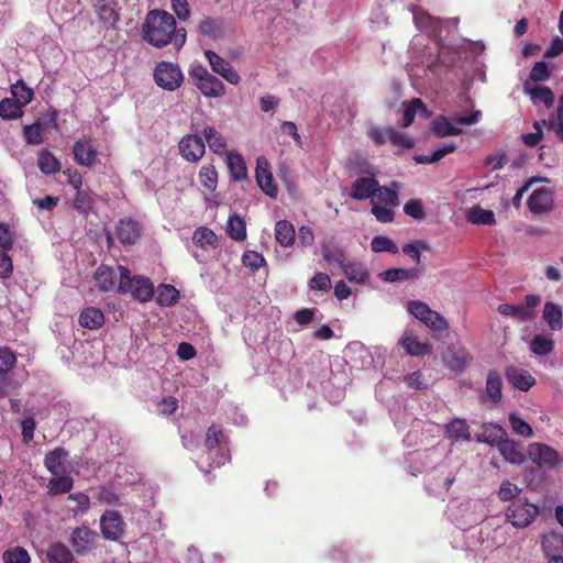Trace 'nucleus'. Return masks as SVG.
Instances as JSON below:
<instances>
[{
    "mask_svg": "<svg viewBox=\"0 0 563 563\" xmlns=\"http://www.w3.org/2000/svg\"><path fill=\"white\" fill-rule=\"evenodd\" d=\"M142 36L156 47H163L173 42L179 48L186 42L185 31L184 29L176 30L173 14L161 10H152L147 13L142 27Z\"/></svg>",
    "mask_w": 563,
    "mask_h": 563,
    "instance_id": "f257e3e1",
    "label": "nucleus"
},
{
    "mask_svg": "<svg viewBox=\"0 0 563 563\" xmlns=\"http://www.w3.org/2000/svg\"><path fill=\"white\" fill-rule=\"evenodd\" d=\"M120 280L118 292L122 295L129 294L132 298L140 302H147L155 296V289L151 279L143 275L132 276L125 266H118Z\"/></svg>",
    "mask_w": 563,
    "mask_h": 563,
    "instance_id": "f03ea898",
    "label": "nucleus"
},
{
    "mask_svg": "<svg viewBox=\"0 0 563 563\" xmlns=\"http://www.w3.org/2000/svg\"><path fill=\"white\" fill-rule=\"evenodd\" d=\"M485 431H489V438L479 435V442L497 444L499 453L503 457L511 464H522L526 461L521 446L518 442L510 439H503L505 430L496 423H488L484 426Z\"/></svg>",
    "mask_w": 563,
    "mask_h": 563,
    "instance_id": "7ed1b4c3",
    "label": "nucleus"
},
{
    "mask_svg": "<svg viewBox=\"0 0 563 563\" xmlns=\"http://www.w3.org/2000/svg\"><path fill=\"white\" fill-rule=\"evenodd\" d=\"M369 202H372V214L376 221L380 223L395 221V207L399 205L395 189L382 186Z\"/></svg>",
    "mask_w": 563,
    "mask_h": 563,
    "instance_id": "20e7f679",
    "label": "nucleus"
},
{
    "mask_svg": "<svg viewBox=\"0 0 563 563\" xmlns=\"http://www.w3.org/2000/svg\"><path fill=\"white\" fill-rule=\"evenodd\" d=\"M539 514L540 507L530 503L527 497H517L506 508V519L515 528L529 527Z\"/></svg>",
    "mask_w": 563,
    "mask_h": 563,
    "instance_id": "39448f33",
    "label": "nucleus"
},
{
    "mask_svg": "<svg viewBox=\"0 0 563 563\" xmlns=\"http://www.w3.org/2000/svg\"><path fill=\"white\" fill-rule=\"evenodd\" d=\"M194 86L207 97H221L225 95V86L207 67L201 64H191L189 68Z\"/></svg>",
    "mask_w": 563,
    "mask_h": 563,
    "instance_id": "423d86ee",
    "label": "nucleus"
},
{
    "mask_svg": "<svg viewBox=\"0 0 563 563\" xmlns=\"http://www.w3.org/2000/svg\"><path fill=\"white\" fill-rule=\"evenodd\" d=\"M225 437L221 427L211 424L206 433L205 445L208 449L209 455L212 459L210 466L219 467L230 461L229 448L224 444Z\"/></svg>",
    "mask_w": 563,
    "mask_h": 563,
    "instance_id": "0eeeda50",
    "label": "nucleus"
},
{
    "mask_svg": "<svg viewBox=\"0 0 563 563\" xmlns=\"http://www.w3.org/2000/svg\"><path fill=\"white\" fill-rule=\"evenodd\" d=\"M153 79L155 84L168 91H174L181 87L185 77L180 67L172 62H159L153 69Z\"/></svg>",
    "mask_w": 563,
    "mask_h": 563,
    "instance_id": "6e6552de",
    "label": "nucleus"
},
{
    "mask_svg": "<svg viewBox=\"0 0 563 563\" xmlns=\"http://www.w3.org/2000/svg\"><path fill=\"white\" fill-rule=\"evenodd\" d=\"M367 135L376 146H384L387 142L401 150H411L416 146V140L412 136L398 132L394 128H372Z\"/></svg>",
    "mask_w": 563,
    "mask_h": 563,
    "instance_id": "1a4fd4ad",
    "label": "nucleus"
},
{
    "mask_svg": "<svg viewBox=\"0 0 563 563\" xmlns=\"http://www.w3.org/2000/svg\"><path fill=\"white\" fill-rule=\"evenodd\" d=\"M541 302L539 295L526 296V303H500L497 307V311L504 317H510L519 322L531 321L534 318L533 308Z\"/></svg>",
    "mask_w": 563,
    "mask_h": 563,
    "instance_id": "9d476101",
    "label": "nucleus"
},
{
    "mask_svg": "<svg viewBox=\"0 0 563 563\" xmlns=\"http://www.w3.org/2000/svg\"><path fill=\"white\" fill-rule=\"evenodd\" d=\"M528 457L540 467L552 468L560 463L558 450L541 442L528 444Z\"/></svg>",
    "mask_w": 563,
    "mask_h": 563,
    "instance_id": "9b49d317",
    "label": "nucleus"
},
{
    "mask_svg": "<svg viewBox=\"0 0 563 563\" xmlns=\"http://www.w3.org/2000/svg\"><path fill=\"white\" fill-rule=\"evenodd\" d=\"M103 538L110 541L119 540L125 531V523L118 510H106L100 518Z\"/></svg>",
    "mask_w": 563,
    "mask_h": 563,
    "instance_id": "f8f14e48",
    "label": "nucleus"
},
{
    "mask_svg": "<svg viewBox=\"0 0 563 563\" xmlns=\"http://www.w3.org/2000/svg\"><path fill=\"white\" fill-rule=\"evenodd\" d=\"M99 534L87 528L78 527L73 530L69 543L78 555H85L96 548Z\"/></svg>",
    "mask_w": 563,
    "mask_h": 563,
    "instance_id": "ddd939ff",
    "label": "nucleus"
},
{
    "mask_svg": "<svg viewBox=\"0 0 563 563\" xmlns=\"http://www.w3.org/2000/svg\"><path fill=\"white\" fill-rule=\"evenodd\" d=\"M179 154L188 162L199 161L206 153L205 141L196 134H188L180 139L178 143Z\"/></svg>",
    "mask_w": 563,
    "mask_h": 563,
    "instance_id": "4468645a",
    "label": "nucleus"
},
{
    "mask_svg": "<svg viewBox=\"0 0 563 563\" xmlns=\"http://www.w3.org/2000/svg\"><path fill=\"white\" fill-rule=\"evenodd\" d=\"M205 56L208 59L209 64L211 65L212 69L221 75L223 79H225L228 82L238 85L240 81V75L236 69L233 68V66L219 55L214 53L212 49H206Z\"/></svg>",
    "mask_w": 563,
    "mask_h": 563,
    "instance_id": "2eb2a0df",
    "label": "nucleus"
},
{
    "mask_svg": "<svg viewBox=\"0 0 563 563\" xmlns=\"http://www.w3.org/2000/svg\"><path fill=\"white\" fill-rule=\"evenodd\" d=\"M118 268L115 269L107 265L99 266L93 274L96 287L101 292H118V285L120 280V275L118 276Z\"/></svg>",
    "mask_w": 563,
    "mask_h": 563,
    "instance_id": "dca6fc26",
    "label": "nucleus"
},
{
    "mask_svg": "<svg viewBox=\"0 0 563 563\" xmlns=\"http://www.w3.org/2000/svg\"><path fill=\"white\" fill-rule=\"evenodd\" d=\"M256 180L264 194L271 198L278 196V187L274 183L269 164L264 157H258L256 166Z\"/></svg>",
    "mask_w": 563,
    "mask_h": 563,
    "instance_id": "f3484780",
    "label": "nucleus"
},
{
    "mask_svg": "<svg viewBox=\"0 0 563 563\" xmlns=\"http://www.w3.org/2000/svg\"><path fill=\"white\" fill-rule=\"evenodd\" d=\"M553 208V195L550 188L541 187L532 191L528 198V209L536 214L551 211Z\"/></svg>",
    "mask_w": 563,
    "mask_h": 563,
    "instance_id": "a211bd4d",
    "label": "nucleus"
},
{
    "mask_svg": "<svg viewBox=\"0 0 563 563\" xmlns=\"http://www.w3.org/2000/svg\"><path fill=\"white\" fill-rule=\"evenodd\" d=\"M115 233L123 245H134L142 235V228L132 219H121L115 225Z\"/></svg>",
    "mask_w": 563,
    "mask_h": 563,
    "instance_id": "6ab92c4d",
    "label": "nucleus"
},
{
    "mask_svg": "<svg viewBox=\"0 0 563 563\" xmlns=\"http://www.w3.org/2000/svg\"><path fill=\"white\" fill-rule=\"evenodd\" d=\"M380 187L374 177H361L352 184L350 197L354 200H373Z\"/></svg>",
    "mask_w": 563,
    "mask_h": 563,
    "instance_id": "aec40b11",
    "label": "nucleus"
},
{
    "mask_svg": "<svg viewBox=\"0 0 563 563\" xmlns=\"http://www.w3.org/2000/svg\"><path fill=\"white\" fill-rule=\"evenodd\" d=\"M506 378L510 385L522 391H528L536 384V378L529 371L515 366L506 368Z\"/></svg>",
    "mask_w": 563,
    "mask_h": 563,
    "instance_id": "412c9836",
    "label": "nucleus"
},
{
    "mask_svg": "<svg viewBox=\"0 0 563 563\" xmlns=\"http://www.w3.org/2000/svg\"><path fill=\"white\" fill-rule=\"evenodd\" d=\"M74 159L82 166L91 167L97 158V151L91 143L81 137L73 146Z\"/></svg>",
    "mask_w": 563,
    "mask_h": 563,
    "instance_id": "4be33fe9",
    "label": "nucleus"
},
{
    "mask_svg": "<svg viewBox=\"0 0 563 563\" xmlns=\"http://www.w3.org/2000/svg\"><path fill=\"white\" fill-rule=\"evenodd\" d=\"M114 0H98L95 11L100 22L106 26H112L119 21L120 14L115 9Z\"/></svg>",
    "mask_w": 563,
    "mask_h": 563,
    "instance_id": "5701e85b",
    "label": "nucleus"
},
{
    "mask_svg": "<svg viewBox=\"0 0 563 563\" xmlns=\"http://www.w3.org/2000/svg\"><path fill=\"white\" fill-rule=\"evenodd\" d=\"M225 155L231 178L234 181H243L247 179V167L242 155L236 151L225 152Z\"/></svg>",
    "mask_w": 563,
    "mask_h": 563,
    "instance_id": "b1692460",
    "label": "nucleus"
},
{
    "mask_svg": "<svg viewBox=\"0 0 563 563\" xmlns=\"http://www.w3.org/2000/svg\"><path fill=\"white\" fill-rule=\"evenodd\" d=\"M423 268L415 267V268H390L379 274V277L384 282L395 283L402 282L408 279H418L422 273Z\"/></svg>",
    "mask_w": 563,
    "mask_h": 563,
    "instance_id": "393cba45",
    "label": "nucleus"
},
{
    "mask_svg": "<svg viewBox=\"0 0 563 563\" xmlns=\"http://www.w3.org/2000/svg\"><path fill=\"white\" fill-rule=\"evenodd\" d=\"M79 323L84 328L97 330L104 323V313L98 307H85L81 309Z\"/></svg>",
    "mask_w": 563,
    "mask_h": 563,
    "instance_id": "a878e982",
    "label": "nucleus"
},
{
    "mask_svg": "<svg viewBox=\"0 0 563 563\" xmlns=\"http://www.w3.org/2000/svg\"><path fill=\"white\" fill-rule=\"evenodd\" d=\"M485 394L493 404L503 398V377L497 371H489L486 376Z\"/></svg>",
    "mask_w": 563,
    "mask_h": 563,
    "instance_id": "bb28decb",
    "label": "nucleus"
},
{
    "mask_svg": "<svg viewBox=\"0 0 563 563\" xmlns=\"http://www.w3.org/2000/svg\"><path fill=\"white\" fill-rule=\"evenodd\" d=\"M197 32L203 36L220 38L224 35L223 21L219 18L205 16L197 24Z\"/></svg>",
    "mask_w": 563,
    "mask_h": 563,
    "instance_id": "cd10ccee",
    "label": "nucleus"
},
{
    "mask_svg": "<svg viewBox=\"0 0 563 563\" xmlns=\"http://www.w3.org/2000/svg\"><path fill=\"white\" fill-rule=\"evenodd\" d=\"M96 192L91 189H78L76 190L73 206L82 217H87L96 203Z\"/></svg>",
    "mask_w": 563,
    "mask_h": 563,
    "instance_id": "c85d7f7f",
    "label": "nucleus"
},
{
    "mask_svg": "<svg viewBox=\"0 0 563 563\" xmlns=\"http://www.w3.org/2000/svg\"><path fill=\"white\" fill-rule=\"evenodd\" d=\"M46 559L49 563H73L74 554L65 543L56 541L48 544Z\"/></svg>",
    "mask_w": 563,
    "mask_h": 563,
    "instance_id": "c756f323",
    "label": "nucleus"
},
{
    "mask_svg": "<svg viewBox=\"0 0 563 563\" xmlns=\"http://www.w3.org/2000/svg\"><path fill=\"white\" fill-rule=\"evenodd\" d=\"M465 219L467 222L476 225H494L496 224L495 213L482 208V206H473L466 211Z\"/></svg>",
    "mask_w": 563,
    "mask_h": 563,
    "instance_id": "7c9ffc66",
    "label": "nucleus"
},
{
    "mask_svg": "<svg viewBox=\"0 0 563 563\" xmlns=\"http://www.w3.org/2000/svg\"><path fill=\"white\" fill-rule=\"evenodd\" d=\"M67 455L64 448L57 446L45 455L44 465L52 474H64L66 472L64 460Z\"/></svg>",
    "mask_w": 563,
    "mask_h": 563,
    "instance_id": "2f4dec72",
    "label": "nucleus"
},
{
    "mask_svg": "<svg viewBox=\"0 0 563 563\" xmlns=\"http://www.w3.org/2000/svg\"><path fill=\"white\" fill-rule=\"evenodd\" d=\"M296 239V231L294 225L286 221L280 220L275 224V240L283 247L292 246Z\"/></svg>",
    "mask_w": 563,
    "mask_h": 563,
    "instance_id": "473e14b6",
    "label": "nucleus"
},
{
    "mask_svg": "<svg viewBox=\"0 0 563 563\" xmlns=\"http://www.w3.org/2000/svg\"><path fill=\"white\" fill-rule=\"evenodd\" d=\"M543 319L553 331L563 328V312L559 303L547 301L543 308Z\"/></svg>",
    "mask_w": 563,
    "mask_h": 563,
    "instance_id": "72a5a7b5",
    "label": "nucleus"
},
{
    "mask_svg": "<svg viewBox=\"0 0 563 563\" xmlns=\"http://www.w3.org/2000/svg\"><path fill=\"white\" fill-rule=\"evenodd\" d=\"M404 118L401 126L407 129L413 124L415 118L417 113H421L424 117L429 115V111L426 104L422 102V99H411L409 103H404Z\"/></svg>",
    "mask_w": 563,
    "mask_h": 563,
    "instance_id": "f704fd0d",
    "label": "nucleus"
},
{
    "mask_svg": "<svg viewBox=\"0 0 563 563\" xmlns=\"http://www.w3.org/2000/svg\"><path fill=\"white\" fill-rule=\"evenodd\" d=\"M155 295L156 302L163 307H172L176 305L179 298V291L177 288L166 283H162L157 286Z\"/></svg>",
    "mask_w": 563,
    "mask_h": 563,
    "instance_id": "c9c22d12",
    "label": "nucleus"
},
{
    "mask_svg": "<svg viewBox=\"0 0 563 563\" xmlns=\"http://www.w3.org/2000/svg\"><path fill=\"white\" fill-rule=\"evenodd\" d=\"M399 345H401L405 351L412 355L413 357H421V355H427L432 353V347L428 343H421L417 338L411 335H405L399 341Z\"/></svg>",
    "mask_w": 563,
    "mask_h": 563,
    "instance_id": "e433bc0d",
    "label": "nucleus"
},
{
    "mask_svg": "<svg viewBox=\"0 0 563 563\" xmlns=\"http://www.w3.org/2000/svg\"><path fill=\"white\" fill-rule=\"evenodd\" d=\"M471 356L464 351L449 350L443 354V362L450 369L463 372L470 364Z\"/></svg>",
    "mask_w": 563,
    "mask_h": 563,
    "instance_id": "4c0bfd02",
    "label": "nucleus"
},
{
    "mask_svg": "<svg viewBox=\"0 0 563 563\" xmlns=\"http://www.w3.org/2000/svg\"><path fill=\"white\" fill-rule=\"evenodd\" d=\"M53 476L54 477L47 484L49 495L68 493L74 487V479L69 475H66V473H59V475Z\"/></svg>",
    "mask_w": 563,
    "mask_h": 563,
    "instance_id": "58836bf2",
    "label": "nucleus"
},
{
    "mask_svg": "<svg viewBox=\"0 0 563 563\" xmlns=\"http://www.w3.org/2000/svg\"><path fill=\"white\" fill-rule=\"evenodd\" d=\"M37 166L41 173L53 175L60 170V161L51 152L42 151L37 156Z\"/></svg>",
    "mask_w": 563,
    "mask_h": 563,
    "instance_id": "ea45409f",
    "label": "nucleus"
},
{
    "mask_svg": "<svg viewBox=\"0 0 563 563\" xmlns=\"http://www.w3.org/2000/svg\"><path fill=\"white\" fill-rule=\"evenodd\" d=\"M194 241L203 250L214 249L218 243L214 231L207 227H199L194 231Z\"/></svg>",
    "mask_w": 563,
    "mask_h": 563,
    "instance_id": "a19ab883",
    "label": "nucleus"
},
{
    "mask_svg": "<svg viewBox=\"0 0 563 563\" xmlns=\"http://www.w3.org/2000/svg\"><path fill=\"white\" fill-rule=\"evenodd\" d=\"M433 133L438 137H444L449 135H460L463 133V130L460 128H455L452 125V123L449 121V119L444 115H438L433 120L432 124Z\"/></svg>",
    "mask_w": 563,
    "mask_h": 563,
    "instance_id": "79ce46f5",
    "label": "nucleus"
},
{
    "mask_svg": "<svg viewBox=\"0 0 563 563\" xmlns=\"http://www.w3.org/2000/svg\"><path fill=\"white\" fill-rule=\"evenodd\" d=\"M457 150L455 142L445 143L442 147H439L433 152L432 155H416L415 162L418 164H432L439 162L444 156L454 153Z\"/></svg>",
    "mask_w": 563,
    "mask_h": 563,
    "instance_id": "37998d69",
    "label": "nucleus"
},
{
    "mask_svg": "<svg viewBox=\"0 0 563 563\" xmlns=\"http://www.w3.org/2000/svg\"><path fill=\"white\" fill-rule=\"evenodd\" d=\"M445 432L448 437L455 440H470V427L464 419L455 418L446 424Z\"/></svg>",
    "mask_w": 563,
    "mask_h": 563,
    "instance_id": "c03bdc74",
    "label": "nucleus"
},
{
    "mask_svg": "<svg viewBox=\"0 0 563 563\" xmlns=\"http://www.w3.org/2000/svg\"><path fill=\"white\" fill-rule=\"evenodd\" d=\"M203 136L208 142L209 148L216 154H222L227 146V140L213 126L203 129Z\"/></svg>",
    "mask_w": 563,
    "mask_h": 563,
    "instance_id": "a18cd8bd",
    "label": "nucleus"
},
{
    "mask_svg": "<svg viewBox=\"0 0 563 563\" xmlns=\"http://www.w3.org/2000/svg\"><path fill=\"white\" fill-rule=\"evenodd\" d=\"M11 92L22 108L31 103L34 97L33 89L29 88L22 79L12 85Z\"/></svg>",
    "mask_w": 563,
    "mask_h": 563,
    "instance_id": "49530a36",
    "label": "nucleus"
},
{
    "mask_svg": "<svg viewBox=\"0 0 563 563\" xmlns=\"http://www.w3.org/2000/svg\"><path fill=\"white\" fill-rule=\"evenodd\" d=\"M23 114L22 107L12 97L0 100V117L4 120L20 118Z\"/></svg>",
    "mask_w": 563,
    "mask_h": 563,
    "instance_id": "de8ad7c7",
    "label": "nucleus"
},
{
    "mask_svg": "<svg viewBox=\"0 0 563 563\" xmlns=\"http://www.w3.org/2000/svg\"><path fill=\"white\" fill-rule=\"evenodd\" d=\"M341 269L351 282L365 283L369 278L367 269L356 262H347Z\"/></svg>",
    "mask_w": 563,
    "mask_h": 563,
    "instance_id": "09e8293b",
    "label": "nucleus"
},
{
    "mask_svg": "<svg viewBox=\"0 0 563 563\" xmlns=\"http://www.w3.org/2000/svg\"><path fill=\"white\" fill-rule=\"evenodd\" d=\"M199 181L209 191H214L218 184V174L213 164L201 166L199 170Z\"/></svg>",
    "mask_w": 563,
    "mask_h": 563,
    "instance_id": "8fccbe9b",
    "label": "nucleus"
},
{
    "mask_svg": "<svg viewBox=\"0 0 563 563\" xmlns=\"http://www.w3.org/2000/svg\"><path fill=\"white\" fill-rule=\"evenodd\" d=\"M227 232L234 241H244L246 236L245 222L234 213L229 218Z\"/></svg>",
    "mask_w": 563,
    "mask_h": 563,
    "instance_id": "3c124183",
    "label": "nucleus"
},
{
    "mask_svg": "<svg viewBox=\"0 0 563 563\" xmlns=\"http://www.w3.org/2000/svg\"><path fill=\"white\" fill-rule=\"evenodd\" d=\"M554 342L544 335H536L529 343V350L537 355H548L552 352Z\"/></svg>",
    "mask_w": 563,
    "mask_h": 563,
    "instance_id": "603ef678",
    "label": "nucleus"
},
{
    "mask_svg": "<svg viewBox=\"0 0 563 563\" xmlns=\"http://www.w3.org/2000/svg\"><path fill=\"white\" fill-rule=\"evenodd\" d=\"M2 560L4 563H30L31 555L24 548L13 547L2 553Z\"/></svg>",
    "mask_w": 563,
    "mask_h": 563,
    "instance_id": "864d4df0",
    "label": "nucleus"
},
{
    "mask_svg": "<svg viewBox=\"0 0 563 563\" xmlns=\"http://www.w3.org/2000/svg\"><path fill=\"white\" fill-rule=\"evenodd\" d=\"M372 251L375 253L387 252L391 254H397L398 246L389 236L375 235L372 240Z\"/></svg>",
    "mask_w": 563,
    "mask_h": 563,
    "instance_id": "5fc2aeb1",
    "label": "nucleus"
},
{
    "mask_svg": "<svg viewBox=\"0 0 563 563\" xmlns=\"http://www.w3.org/2000/svg\"><path fill=\"white\" fill-rule=\"evenodd\" d=\"M508 420H509L511 430L516 434L523 437V438L532 437V434H533L532 427L530 426L529 422H526V420H523L522 418L518 417L515 413H510L508 416Z\"/></svg>",
    "mask_w": 563,
    "mask_h": 563,
    "instance_id": "6e6d98bb",
    "label": "nucleus"
},
{
    "mask_svg": "<svg viewBox=\"0 0 563 563\" xmlns=\"http://www.w3.org/2000/svg\"><path fill=\"white\" fill-rule=\"evenodd\" d=\"M549 129L553 131L560 140H563V93L559 98V104L554 115L549 119Z\"/></svg>",
    "mask_w": 563,
    "mask_h": 563,
    "instance_id": "4d7b16f0",
    "label": "nucleus"
},
{
    "mask_svg": "<svg viewBox=\"0 0 563 563\" xmlns=\"http://www.w3.org/2000/svg\"><path fill=\"white\" fill-rule=\"evenodd\" d=\"M520 493L521 488L516 484H512L509 481H504L498 490V498L500 501H509L511 504L515 498H521Z\"/></svg>",
    "mask_w": 563,
    "mask_h": 563,
    "instance_id": "13d9d810",
    "label": "nucleus"
},
{
    "mask_svg": "<svg viewBox=\"0 0 563 563\" xmlns=\"http://www.w3.org/2000/svg\"><path fill=\"white\" fill-rule=\"evenodd\" d=\"M16 365V354L8 346L0 347V375L7 374Z\"/></svg>",
    "mask_w": 563,
    "mask_h": 563,
    "instance_id": "bf43d9fd",
    "label": "nucleus"
},
{
    "mask_svg": "<svg viewBox=\"0 0 563 563\" xmlns=\"http://www.w3.org/2000/svg\"><path fill=\"white\" fill-rule=\"evenodd\" d=\"M265 258L256 251H246L242 255V264L244 267L250 268L253 272H257L261 267L265 266Z\"/></svg>",
    "mask_w": 563,
    "mask_h": 563,
    "instance_id": "052dcab7",
    "label": "nucleus"
},
{
    "mask_svg": "<svg viewBox=\"0 0 563 563\" xmlns=\"http://www.w3.org/2000/svg\"><path fill=\"white\" fill-rule=\"evenodd\" d=\"M407 310L410 314H412L422 323L426 320L427 316H430V313L432 312L430 306L421 300H410L407 305Z\"/></svg>",
    "mask_w": 563,
    "mask_h": 563,
    "instance_id": "680f3d73",
    "label": "nucleus"
},
{
    "mask_svg": "<svg viewBox=\"0 0 563 563\" xmlns=\"http://www.w3.org/2000/svg\"><path fill=\"white\" fill-rule=\"evenodd\" d=\"M322 255L325 262L336 263L340 268L344 266L345 253L338 246H325L322 250Z\"/></svg>",
    "mask_w": 563,
    "mask_h": 563,
    "instance_id": "e2e57ef3",
    "label": "nucleus"
},
{
    "mask_svg": "<svg viewBox=\"0 0 563 563\" xmlns=\"http://www.w3.org/2000/svg\"><path fill=\"white\" fill-rule=\"evenodd\" d=\"M562 542L563 539L558 533L551 532L549 534H544L541 540L542 550L551 559V555H555L554 552L558 550L559 545L562 544Z\"/></svg>",
    "mask_w": 563,
    "mask_h": 563,
    "instance_id": "0e129e2a",
    "label": "nucleus"
},
{
    "mask_svg": "<svg viewBox=\"0 0 563 563\" xmlns=\"http://www.w3.org/2000/svg\"><path fill=\"white\" fill-rule=\"evenodd\" d=\"M404 212L417 221L423 220L426 217L423 205L419 199H411L406 202L404 206Z\"/></svg>",
    "mask_w": 563,
    "mask_h": 563,
    "instance_id": "69168bd1",
    "label": "nucleus"
},
{
    "mask_svg": "<svg viewBox=\"0 0 563 563\" xmlns=\"http://www.w3.org/2000/svg\"><path fill=\"white\" fill-rule=\"evenodd\" d=\"M23 134L29 144H41L43 142V129L38 123L25 125L23 128Z\"/></svg>",
    "mask_w": 563,
    "mask_h": 563,
    "instance_id": "338daca9",
    "label": "nucleus"
},
{
    "mask_svg": "<svg viewBox=\"0 0 563 563\" xmlns=\"http://www.w3.org/2000/svg\"><path fill=\"white\" fill-rule=\"evenodd\" d=\"M423 324H426L433 331H445L449 328V323L444 319V317H442L439 312L433 310L430 313V316H427L426 320L423 321Z\"/></svg>",
    "mask_w": 563,
    "mask_h": 563,
    "instance_id": "774afa93",
    "label": "nucleus"
}]
</instances>
